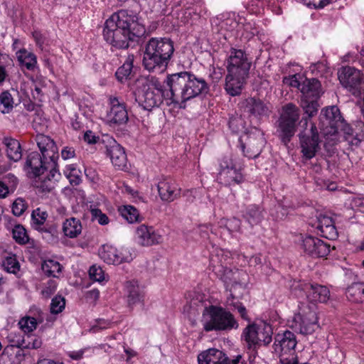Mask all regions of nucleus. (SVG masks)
I'll use <instances>...</instances> for the list:
<instances>
[{
	"label": "nucleus",
	"instance_id": "obj_1",
	"mask_svg": "<svg viewBox=\"0 0 364 364\" xmlns=\"http://www.w3.org/2000/svg\"><path fill=\"white\" fill-rule=\"evenodd\" d=\"M146 30L139 16L132 11L120 10L105 22V40L117 48H127L130 41L144 36Z\"/></svg>",
	"mask_w": 364,
	"mask_h": 364
},
{
	"label": "nucleus",
	"instance_id": "obj_2",
	"mask_svg": "<svg viewBox=\"0 0 364 364\" xmlns=\"http://www.w3.org/2000/svg\"><path fill=\"white\" fill-rule=\"evenodd\" d=\"M166 83L168 87L166 95L175 104L185 102L208 90V85L203 78L197 77L188 72L169 75Z\"/></svg>",
	"mask_w": 364,
	"mask_h": 364
},
{
	"label": "nucleus",
	"instance_id": "obj_3",
	"mask_svg": "<svg viewBox=\"0 0 364 364\" xmlns=\"http://www.w3.org/2000/svg\"><path fill=\"white\" fill-rule=\"evenodd\" d=\"M173 52V42L170 38H151L146 44L143 65L149 72L166 67Z\"/></svg>",
	"mask_w": 364,
	"mask_h": 364
},
{
	"label": "nucleus",
	"instance_id": "obj_4",
	"mask_svg": "<svg viewBox=\"0 0 364 364\" xmlns=\"http://www.w3.org/2000/svg\"><path fill=\"white\" fill-rule=\"evenodd\" d=\"M203 328L205 331H230L238 328L234 316L225 309L210 306L203 314Z\"/></svg>",
	"mask_w": 364,
	"mask_h": 364
},
{
	"label": "nucleus",
	"instance_id": "obj_5",
	"mask_svg": "<svg viewBox=\"0 0 364 364\" xmlns=\"http://www.w3.org/2000/svg\"><path fill=\"white\" fill-rule=\"evenodd\" d=\"M136 101L146 109L158 106L161 101L162 90L156 84L146 78L136 81L134 92Z\"/></svg>",
	"mask_w": 364,
	"mask_h": 364
},
{
	"label": "nucleus",
	"instance_id": "obj_6",
	"mask_svg": "<svg viewBox=\"0 0 364 364\" xmlns=\"http://www.w3.org/2000/svg\"><path fill=\"white\" fill-rule=\"evenodd\" d=\"M242 164L234 159L232 155L223 156L219 160V172L217 179L225 186L238 184L243 180L241 173Z\"/></svg>",
	"mask_w": 364,
	"mask_h": 364
},
{
	"label": "nucleus",
	"instance_id": "obj_7",
	"mask_svg": "<svg viewBox=\"0 0 364 364\" xmlns=\"http://www.w3.org/2000/svg\"><path fill=\"white\" fill-rule=\"evenodd\" d=\"M296 343V336L289 331L277 335L274 349L279 355V364H299L295 351Z\"/></svg>",
	"mask_w": 364,
	"mask_h": 364
},
{
	"label": "nucleus",
	"instance_id": "obj_8",
	"mask_svg": "<svg viewBox=\"0 0 364 364\" xmlns=\"http://www.w3.org/2000/svg\"><path fill=\"white\" fill-rule=\"evenodd\" d=\"M198 364H247L245 354L237 353L226 355L217 348H209L198 355Z\"/></svg>",
	"mask_w": 364,
	"mask_h": 364
},
{
	"label": "nucleus",
	"instance_id": "obj_9",
	"mask_svg": "<svg viewBox=\"0 0 364 364\" xmlns=\"http://www.w3.org/2000/svg\"><path fill=\"white\" fill-rule=\"evenodd\" d=\"M300 117V109L293 103L283 106L279 118V129L282 142L287 144L296 131V123Z\"/></svg>",
	"mask_w": 364,
	"mask_h": 364
},
{
	"label": "nucleus",
	"instance_id": "obj_10",
	"mask_svg": "<svg viewBox=\"0 0 364 364\" xmlns=\"http://www.w3.org/2000/svg\"><path fill=\"white\" fill-rule=\"evenodd\" d=\"M300 145L303 156L306 159H311L316 156L319 151V136L317 128L314 124H311V128H306L299 134Z\"/></svg>",
	"mask_w": 364,
	"mask_h": 364
},
{
	"label": "nucleus",
	"instance_id": "obj_11",
	"mask_svg": "<svg viewBox=\"0 0 364 364\" xmlns=\"http://www.w3.org/2000/svg\"><path fill=\"white\" fill-rule=\"evenodd\" d=\"M56 166V161H51L46 159L37 151L30 153L26 159L24 170L29 177H38L48 168H53Z\"/></svg>",
	"mask_w": 364,
	"mask_h": 364
},
{
	"label": "nucleus",
	"instance_id": "obj_12",
	"mask_svg": "<svg viewBox=\"0 0 364 364\" xmlns=\"http://www.w3.org/2000/svg\"><path fill=\"white\" fill-rule=\"evenodd\" d=\"M338 80L354 95L361 94L360 85L364 77L360 70L350 66L343 67L338 71Z\"/></svg>",
	"mask_w": 364,
	"mask_h": 364
},
{
	"label": "nucleus",
	"instance_id": "obj_13",
	"mask_svg": "<svg viewBox=\"0 0 364 364\" xmlns=\"http://www.w3.org/2000/svg\"><path fill=\"white\" fill-rule=\"evenodd\" d=\"M291 326L301 334H312L318 328L316 312L309 310L296 314L293 318Z\"/></svg>",
	"mask_w": 364,
	"mask_h": 364
},
{
	"label": "nucleus",
	"instance_id": "obj_14",
	"mask_svg": "<svg viewBox=\"0 0 364 364\" xmlns=\"http://www.w3.org/2000/svg\"><path fill=\"white\" fill-rule=\"evenodd\" d=\"M251 63L242 50L232 48L227 59V70L232 74L248 75Z\"/></svg>",
	"mask_w": 364,
	"mask_h": 364
},
{
	"label": "nucleus",
	"instance_id": "obj_15",
	"mask_svg": "<svg viewBox=\"0 0 364 364\" xmlns=\"http://www.w3.org/2000/svg\"><path fill=\"white\" fill-rule=\"evenodd\" d=\"M294 289L301 288L302 291L306 293V297L309 302L326 303L330 299V291L326 286L318 284H297L294 286Z\"/></svg>",
	"mask_w": 364,
	"mask_h": 364
},
{
	"label": "nucleus",
	"instance_id": "obj_16",
	"mask_svg": "<svg viewBox=\"0 0 364 364\" xmlns=\"http://www.w3.org/2000/svg\"><path fill=\"white\" fill-rule=\"evenodd\" d=\"M302 248L309 255L314 257H323L330 252V245L313 236H306L302 240Z\"/></svg>",
	"mask_w": 364,
	"mask_h": 364
},
{
	"label": "nucleus",
	"instance_id": "obj_17",
	"mask_svg": "<svg viewBox=\"0 0 364 364\" xmlns=\"http://www.w3.org/2000/svg\"><path fill=\"white\" fill-rule=\"evenodd\" d=\"M109 104L110 110L107 114L108 121L114 124H125L129 119L125 104L115 97H109Z\"/></svg>",
	"mask_w": 364,
	"mask_h": 364
},
{
	"label": "nucleus",
	"instance_id": "obj_18",
	"mask_svg": "<svg viewBox=\"0 0 364 364\" xmlns=\"http://www.w3.org/2000/svg\"><path fill=\"white\" fill-rule=\"evenodd\" d=\"M157 188L160 198L166 203L173 202L181 196V188L171 178L161 179L158 183Z\"/></svg>",
	"mask_w": 364,
	"mask_h": 364
},
{
	"label": "nucleus",
	"instance_id": "obj_19",
	"mask_svg": "<svg viewBox=\"0 0 364 364\" xmlns=\"http://www.w3.org/2000/svg\"><path fill=\"white\" fill-rule=\"evenodd\" d=\"M225 259L224 255L217 254L210 258V267L215 274L225 283L228 284L235 279V273L227 267L225 262Z\"/></svg>",
	"mask_w": 364,
	"mask_h": 364
},
{
	"label": "nucleus",
	"instance_id": "obj_20",
	"mask_svg": "<svg viewBox=\"0 0 364 364\" xmlns=\"http://www.w3.org/2000/svg\"><path fill=\"white\" fill-rule=\"evenodd\" d=\"M245 288L240 283H235L230 289V296L227 299V306L232 307L237 310L242 318L250 321L247 309L245 306L239 301V299L242 296Z\"/></svg>",
	"mask_w": 364,
	"mask_h": 364
},
{
	"label": "nucleus",
	"instance_id": "obj_21",
	"mask_svg": "<svg viewBox=\"0 0 364 364\" xmlns=\"http://www.w3.org/2000/svg\"><path fill=\"white\" fill-rule=\"evenodd\" d=\"M136 238L141 246H151L161 242V236L151 226L139 225L136 230Z\"/></svg>",
	"mask_w": 364,
	"mask_h": 364
},
{
	"label": "nucleus",
	"instance_id": "obj_22",
	"mask_svg": "<svg viewBox=\"0 0 364 364\" xmlns=\"http://www.w3.org/2000/svg\"><path fill=\"white\" fill-rule=\"evenodd\" d=\"M106 154L115 167L119 169L126 167L127 158L124 149L114 139H111L106 146Z\"/></svg>",
	"mask_w": 364,
	"mask_h": 364
},
{
	"label": "nucleus",
	"instance_id": "obj_23",
	"mask_svg": "<svg viewBox=\"0 0 364 364\" xmlns=\"http://www.w3.org/2000/svg\"><path fill=\"white\" fill-rule=\"evenodd\" d=\"M36 140L43 158L56 161L58 158V151L55 141L50 136L44 134L37 135Z\"/></svg>",
	"mask_w": 364,
	"mask_h": 364
},
{
	"label": "nucleus",
	"instance_id": "obj_24",
	"mask_svg": "<svg viewBox=\"0 0 364 364\" xmlns=\"http://www.w3.org/2000/svg\"><path fill=\"white\" fill-rule=\"evenodd\" d=\"M240 107L245 113L255 117L267 115L269 112L268 107L260 99L255 97L243 100Z\"/></svg>",
	"mask_w": 364,
	"mask_h": 364
},
{
	"label": "nucleus",
	"instance_id": "obj_25",
	"mask_svg": "<svg viewBox=\"0 0 364 364\" xmlns=\"http://www.w3.org/2000/svg\"><path fill=\"white\" fill-rule=\"evenodd\" d=\"M247 77L248 75L232 74L228 72L225 84V90L227 93L232 97L240 95Z\"/></svg>",
	"mask_w": 364,
	"mask_h": 364
},
{
	"label": "nucleus",
	"instance_id": "obj_26",
	"mask_svg": "<svg viewBox=\"0 0 364 364\" xmlns=\"http://www.w3.org/2000/svg\"><path fill=\"white\" fill-rule=\"evenodd\" d=\"M316 228L320 232V235L329 239L335 240L338 237V231L332 218L326 215L320 214L317 217Z\"/></svg>",
	"mask_w": 364,
	"mask_h": 364
},
{
	"label": "nucleus",
	"instance_id": "obj_27",
	"mask_svg": "<svg viewBox=\"0 0 364 364\" xmlns=\"http://www.w3.org/2000/svg\"><path fill=\"white\" fill-rule=\"evenodd\" d=\"M300 92L301 98L306 99H318L323 93L321 82L315 78L302 80Z\"/></svg>",
	"mask_w": 364,
	"mask_h": 364
},
{
	"label": "nucleus",
	"instance_id": "obj_28",
	"mask_svg": "<svg viewBox=\"0 0 364 364\" xmlns=\"http://www.w3.org/2000/svg\"><path fill=\"white\" fill-rule=\"evenodd\" d=\"M24 357L23 349L16 346H6L0 355V363L21 364Z\"/></svg>",
	"mask_w": 364,
	"mask_h": 364
},
{
	"label": "nucleus",
	"instance_id": "obj_29",
	"mask_svg": "<svg viewBox=\"0 0 364 364\" xmlns=\"http://www.w3.org/2000/svg\"><path fill=\"white\" fill-rule=\"evenodd\" d=\"M264 144V139L262 136L253 139L250 136L245 144L241 143V149L244 156L248 158H256L261 153Z\"/></svg>",
	"mask_w": 364,
	"mask_h": 364
},
{
	"label": "nucleus",
	"instance_id": "obj_30",
	"mask_svg": "<svg viewBox=\"0 0 364 364\" xmlns=\"http://www.w3.org/2000/svg\"><path fill=\"white\" fill-rule=\"evenodd\" d=\"M322 114L327 121V125L333 129V132H339V127L343 126V119L339 109L336 106L327 107L322 110Z\"/></svg>",
	"mask_w": 364,
	"mask_h": 364
},
{
	"label": "nucleus",
	"instance_id": "obj_31",
	"mask_svg": "<svg viewBox=\"0 0 364 364\" xmlns=\"http://www.w3.org/2000/svg\"><path fill=\"white\" fill-rule=\"evenodd\" d=\"M100 256L106 263L114 265L132 260L131 256L124 257L118 253L117 250L109 246L103 247L100 252Z\"/></svg>",
	"mask_w": 364,
	"mask_h": 364
},
{
	"label": "nucleus",
	"instance_id": "obj_32",
	"mask_svg": "<svg viewBox=\"0 0 364 364\" xmlns=\"http://www.w3.org/2000/svg\"><path fill=\"white\" fill-rule=\"evenodd\" d=\"M2 143L6 147V155L10 160L18 161L22 157L19 141L12 137L5 136Z\"/></svg>",
	"mask_w": 364,
	"mask_h": 364
},
{
	"label": "nucleus",
	"instance_id": "obj_33",
	"mask_svg": "<svg viewBox=\"0 0 364 364\" xmlns=\"http://www.w3.org/2000/svg\"><path fill=\"white\" fill-rule=\"evenodd\" d=\"M244 218L252 226L259 225L264 218L263 210L257 205H250L244 213Z\"/></svg>",
	"mask_w": 364,
	"mask_h": 364
},
{
	"label": "nucleus",
	"instance_id": "obj_34",
	"mask_svg": "<svg viewBox=\"0 0 364 364\" xmlns=\"http://www.w3.org/2000/svg\"><path fill=\"white\" fill-rule=\"evenodd\" d=\"M20 65L28 70H34L37 65L36 55L26 49H21L16 53Z\"/></svg>",
	"mask_w": 364,
	"mask_h": 364
},
{
	"label": "nucleus",
	"instance_id": "obj_35",
	"mask_svg": "<svg viewBox=\"0 0 364 364\" xmlns=\"http://www.w3.org/2000/svg\"><path fill=\"white\" fill-rule=\"evenodd\" d=\"M125 287L129 306L135 305L141 301L143 296L140 293L139 284L136 281L132 280L127 282Z\"/></svg>",
	"mask_w": 364,
	"mask_h": 364
},
{
	"label": "nucleus",
	"instance_id": "obj_36",
	"mask_svg": "<svg viewBox=\"0 0 364 364\" xmlns=\"http://www.w3.org/2000/svg\"><path fill=\"white\" fill-rule=\"evenodd\" d=\"M347 298L355 303H361L364 301V284L360 282L353 283L346 291Z\"/></svg>",
	"mask_w": 364,
	"mask_h": 364
},
{
	"label": "nucleus",
	"instance_id": "obj_37",
	"mask_svg": "<svg viewBox=\"0 0 364 364\" xmlns=\"http://www.w3.org/2000/svg\"><path fill=\"white\" fill-rule=\"evenodd\" d=\"M63 230L65 236L74 238L82 232V225L79 220L71 218L67 219L63 226Z\"/></svg>",
	"mask_w": 364,
	"mask_h": 364
},
{
	"label": "nucleus",
	"instance_id": "obj_38",
	"mask_svg": "<svg viewBox=\"0 0 364 364\" xmlns=\"http://www.w3.org/2000/svg\"><path fill=\"white\" fill-rule=\"evenodd\" d=\"M257 325V341L258 346L261 345H268L272 340V328L265 322H262Z\"/></svg>",
	"mask_w": 364,
	"mask_h": 364
},
{
	"label": "nucleus",
	"instance_id": "obj_39",
	"mask_svg": "<svg viewBox=\"0 0 364 364\" xmlns=\"http://www.w3.org/2000/svg\"><path fill=\"white\" fill-rule=\"evenodd\" d=\"M242 337L247 344L248 348H252L253 351L255 350L258 346L257 341V325L250 324L248 325L242 332Z\"/></svg>",
	"mask_w": 364,
	"mask_h": 364
},
{
	"label": "nucleus",
	"instance_id": "obj_40",
	"mask_svg": "<svg viewBox=\"0 0 364 364\" xmlns=\"http://www.w3.org/2000/svg\"><path fill=\"white\" fill-rule=\"evenodd\" d=\"M56 175H60L58 170L55 168L50 169L48 176L43 180L38 182L37 188L41 193H49L54 188Z\"/></svg>",
	"mask_w": 364,
	"mask_h": 364
},
{
	"label": "nucleus",
	"instance_id": "obj_41",
	"mask_svg": "<svg viewBox=\"0 0 364 364\" xmlns=\"http://www.w3.org/2000/svg\"><path fill=\"white\" fill-rule=\"evenodd\" d=\"M133 61L134 55H129L124 64L117 69L115 75L119 81L122 82L130 77L133 68Z\"/></svg>",
	"mask_w": 364,
	"mask_h": 364
},
{
	"label": "nucleus",
	"instance_id": "obj_42",
	"mask_svg": "<svg viewBox=\"0 0 364 364\" xmlns=\"http://www.w3.org/2000/svg\"><path fill=\"white\" fill-rule=\"evenodd\" d=\"M339 131H343L344 132L346 140L352 146H358L364 139L363 134H356L354 136L353 134V129L346 124L344 121L343 126H341V127H339Z\"/></svg>",
	"mask_w": 364,
	"mask_h": 364
},
{
	"label": "nucleus",
	"instance_id": "obj_43",
	"mask_svg": "<svg viewBox=\"0 0 364 364\" xmlns=\"http://www.w3.org/2000/svg\"><path fill=\"white\" fill-rule=\"evenodd\" d=\"M300 107L309 117H312L317 114L320 105L318 99L301 98Z\"/></svg>",
	"mask_w": 364,
	"mask_h": 364
},
{
	"label": "nucleus",
	"instance_id": "obj_44",
	"mask_svg": "<svg viewBox=\"0 0 364 364\" xmlns=\"http://www.w3.org/2000/svg\"><path fill=\"white\" fill-rule=\"evenodd\" d=\"M41 268L46 275L53 277H58V274L60 273L62 270L61 264L53 259L44 261Z\"/></svg>",
	"mask_w": 364,
	"mask_h": 364
},
{
	"label": "nucleus",
	"instance_id": "obj_45",
	"mask_svg": "<svg viewBox=\"0 0 364 364\" xmlns=\"http://www.w3.org/2000/svg\"><path fill=\"white\" fill-rule=\"evenodd\" d=\"M66 178L73 186H77L81 182V171L74 164L68 165L63 170Z\"/></svg>",
	"mask_w": 364,
	"mask_h": 364
},
{
	"label": "nucleus",
	"instance_id": "obj_46",
	"mask_svg": "<svg viewBox=\"0 0 364 364\" xmlns=\"http://www.w3.org/2000/svg\"><path fill=\"white\" fill-rule=\"evenodd\" d=\"M14 240L19 245H26L29 241V237L25 228L18 224L16 225L12 230Z\"/></svg>",
	"mask_w": 364,
	"mask_h": 364
},
{
	"label": "nucleus",
	"instance_id": "obj_47",
	"mask_svg": "<svg viewBox=\"0 0 364 364\" xmlns=\"http://www.w3.org/2000/svg\"><path fill=\"white\" fill-rule=\"evenodd\" d=\"M47 217V212L41 208H38L33 210L31 214L32 226L36 230H40V228H42L41 225L46 222Z\"/></svg>",
	"mask_w": 364,
	"mask_h": 364
},
{
	"label": "nucleus",
	"instance_id": "obj_48",
	"mask_svg": "<svg viewBox=\"0 0 364 364\" xmlns=\"http://www.w3.org/2000/svg\"><path fill=\"white\" fill-rule=\"evenodd\" d=\"M18 325L20 329L26 335L30 334L37 327V321L35 318L31 316H24L21 318Z\"/></svg>",
	"mask_w": 364,
	"mask_h": 364
},
{
	"label": "nucleus",
	"instance_id": "obj_49",
	"mask_svg": "<svg viewBox=\"0 0 364 364\" xmlns=\"http://www.w3.org/2000/svg\"><path fill=\"white\" fill-rule=\"evenodd\" d=\"M42 233L43 238L49 243H56L58 240V231L53 225L42 227L38 230Z\"/></svg>",
	"mask_w": 364,
	"mask_h": 364
},
{
	"label": "nucleus",
	"instance_id": "obj_50",
	"mask_svg": "<svg viewBox=\"0 0 364 364\" xmlns=\"http://www.w3.org/2000/svg\"><path fill=\"white\" fill-rule=\"evenodd\" d=\"M14 107V100L11 95L8 92H3L0 95V112L9 113Z\"/></svg>",
	"mask_w": 364,
	"mask_h": 364
},
{
	"label": "nucleus",
	"instance_id": "obj_51",
	"mask_svg": "<svg viewBox=\"0 0 364 364\" xmlns=\"http://www.w3.org/2000/svg\"><path fill=\"white\" fill-rule=\"evenodd\" d=\"M26 335H21V333L11 331L7 336V339L10 343L8 346H16L20 349H23L26 342Z\"/></svg>",
	"mask_w": 364,
	"mask_h": 364
},
{
	"label": "nucleus",
	"instance_id": "obj_52",
	"mask_svg": "<svg viewBox=\"0 0 364 364\" xmlns=\"http://www.w3.org/2000/svg\"><path fill=\"white\" fill-rule=\"evenodd\" d=\"M122 216L125 218L129 223H134L138 220L139 214L138 210L132 205L124 206L120 210Z\"/></svg>",
	"mask_w": 364,
	"mask_h": 364
},
{
	"label": "nucleus",
	"instance_id": "obj_53",
	"mask_svg": "<svg viewBox=\"0 0 364 364\" xmlns=\"http://www.w3.org/2000/svg\"><path fill=\"white\" fill-rule=\"evenodd\" d=\"M3 267L6 272L13 274H16L20 269L19 263L14 255L5 258L3 261Z\"/></svg>",
	"mask_w": 364,
	"mask_h": 364
},
{
	"label": "nucleus",
	"instance_id": "obj_54",
	"mask_svg": "<svg viewBox=\"0 0 364 364\" xmlns=\"http://www.w3.org/2000/svg\"><path fill=\"white\" fill-rule=\"evenodd\" d=\"M11 208L14 215L21 216L27 209V203L22 198H18L14 201Z\"/></svg>",
	"mask_w": 364,
	"mask_h": 364
},
{
	"label": "nucleus",
	"instance_id": "obj_55",
	"mask_svg": "<svg viewBox=\"0 0 364 364\" xmlns=\"http://www.w3.org/2000/svg\"><path fill=\"white\" fill-rule=\"evenodd\" d=\"M65 300L60 296H55L50 304V312L57 314L60 313L65 308Z\"/></svg>",
	"mask_w": 364,
	"mask_h": 364
},
{
	"label": "nucleus",
	"instance_id": "obj_56",
	"mask_svg": "<svg viewBox=\"0 0 364 364\" xmlns=\"http://www.w3.org/2000/svg\"><path fill=\"white\" fill-rule=\"evenodd\" d=\"M42 345L40 338L32 334H26V342L23 348L38 349Z\"/></svg>",
	"mask_w": 364,
	"mask_h": 364
},
{
	"label": "nucleus",
	"instance_id": "obj_57",
	"mask_svg": "<svg viewBox=\"0 0 364 364\" xmlns=\"http://www.w3.org/2000/svg\"><path fill=\"white\" fill-rule=\"evenodd\" d=\"M89 275L91 279L102 282L105 280V272L100 267L92 265L89 269Z\"/></svg>",
	"mask_w": 364,
	"mask_h": 364
},
{
	"label": "nucleus",
	"instance_id": "obj_58",
	"mask_svg": "<svg viewBox=\"0 0 364 364\" xmlns=\"http://www.w3.org/2000/svg\"><path fill=\"white\" fill-rule=\"evenodd\" d=\"M303 77H301L300 75H293L289 77H285L283 79V82L286 85H288L292 87H296L300 90V87H301Z\"/></svg>",
	"mask_w": 364,
	"mask_h": 364
},
{
	"label": "nucleus",
	"instance_id": "obj_59",
	"mask_svg": "<svg viewBox=\"0 0 364 364\" xmlns=\"http://www.w3.org/2000/svg\"><path fill=\"white\" fill-rule=\"evenodd\" d=\"M91 215L92 220H97L98 223L102 225L109 223V218L106 214L103 213L101 210L98 208H93L91 210Z\"/></svg>",
	"mask_w": 364,
	"mask_h": 364
},
{
	"label": "nucleus",
	"instance_id": "obj_60",
	"mask_svg": "<svg viewBox=\"0 0 364 364\" xmlns=\"http://www.w3.org/2000/svg\"><path fill=\"white\" fill-rule=\"evenodd\" d=\"M43 80L38 77L36 80H33V86L34 87L33 97L39 101H42V98L43 97V93L41 89V87L43 86Z\"/></svg>",
	"mask_w": 364,
	"mask_h": 364
},
{
	"label": "nucleus",
	"instance_id": "obj_61",
	"mask_svg": "<svg viewBox=\"0 0 364 364\" xmlns=\"http://www.w3.org/2000/svg\"><path fill=\"white\" fill-rule=\"evenodd\" d=\"M57 289V284L54 280H49L46 287L42 290L41 293L46 298L50 297L55 293Z\"/></svg>",
	"mask_w": 364,
	"mask_h": 364
},
{
	"label": "nucleus",
	"instance_id": "obj_62",
	"mask_svg": "<svg viewBox=\"0 0 364 364\" xmlns=\"http://www.w3.org/2000/svg\"><path fill=\"white\" fill-rule=\"evenodd\" d=\"M225 225L230 232H237L240 229L241 221L236 218H232L227 220Z\"/></svg>",
	"mask_w": 364,
	"mask_h": 364
},
{
	"label": "nucleus",
	"instance_id": "obj_63",
	"mask_svg": "<svg viewBox=\"0 0 364 364\" xmlns=\"http://www.w3.org/2000/svg\"><path fill=\"white\" fill-rule=\"evenodd\" d=\"M304 4L309 7L323 8L331 2L330 0H303Z\"/></svg>",
	"mask_w": 364,
	"mask_h": 364
},
{
	"label": "nucleus",
	"instance_id": "obj_64",
	"mask_svg": "<svg viewBox=\"0 0 364 364\" xmlns=\"http://www.w3.org/2000/svg\"><path fill=\"white\" fill-rule=\"evenodd\" d=\"M351 205L361 212H364V198L356 197L352 200Z\"/></svg>",
	"mask_w": 364,
	"mask_h": 364
}]
</instances>
